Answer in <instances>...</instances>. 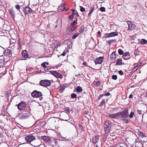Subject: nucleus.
Segmentation results:
<instances>
[{
  "mask_svg": "<svg viewBox=\"0 0 147 147\" xmlns=\"http://www.w3.org/2000/svg\"><path fill=\"white\" fill-rule=\"evenodd\" d=\"M9 11L10 12V13L11 15L13 16V17L15 15V14H14V11L13 10H9Z\"/></svg>",
  "mask_w": 147,
  "mask_h": 147,
  "instance_id": "36",
  "label": "nucleus"
},
{
  "mask_svg": "<svg viewBox=\"0 0 147 147\" xmlns=\"http://www.w3.org/2000/svg\"><path fill=\"white\" fill-rule=\"evenodd\" d=\"M105 99H103L102 101H101V103L99 105V106L101 107L103 105V104L105 103Z\"/></svg>",
  "mask_w": 147,
  "mask_h": 147,
  "instance_id": "30",
  "label": "nucleus"
},
{
  "mask_svg": "<svg viewBox=\"0 0 147 147\" xmlns=\"http://www.w3.org/2000/svg\"><path fill=\"white\" fill-rule=\"evenodd\" d=\"M112 124L111 121L109 120H106L105 121L104 128L106 134L110 132L111 127Z\"/></svg>",
  "mask_w": 147,
  "mask_h": 147,
  "instance_id": "1",
  "label": "nucleus"
},
{
  "mask_svg": "<svg viewBox=\"0 0 147 147\" xmlns=\"http://www.w3.org/2000/svg\"><path fill=\"white\" fill-rule=\"evenodd\" d=\"M45 63V64H47V65H48L49 64V63L48 62H44Z\"/></svg>",
  "mask_w": 147,
  "mask_h": 147,
  "instance_id": "60",
  "label": "nucleus"
},
{
  "mask_svg": "<svg viewBox=\"0 0 147 147\" xmlns=\"http://www.w3.org/2000/svg\"><path fill=\"white\" fill-rule=\"evenodd\" d=\"M107 42H108V43H109L110 44L111 43V41L110 40L107 41Z\"/></svg>",
  "mask_w": 147,
  "mask_h": 147,
  "instance_id": "63",
  "label": "nucleus"
},
{
  "mask_svg": "<svg viewBox=\"0 0 147 147\" xmlns=\"http://www.w3.org/2000/svg\"><path fill=\"white\" fill-rule=\"evenodd\" d=\"M65 88L64 86H61L60 88V90L61 91H62L64 90Z\"/></svg>",
  "mask_w": 147,
  "mask_h": 147,
  "instance_id": "46",
  "label": "nucleus"
},
{
  "mask_svg": "<svg viewBox=\"0 0 147 147\" xmlns=\"http://www.w3.org/2000/svg\"><path fill=\"white\" fill-rule=\"evenodd\" d=\"M66 111L68 113H69L70 111V109L69 107H67L66 108Z\"/></svg>",
  "mask_w": 147,
  "mask_h": 147,
  "instance_id": "52",
  "label": "nucleus"
},
{
  "mask_svg": "<svg viewBox=\"0 0 147 147\" xmlns=\"http://www.w3.org/2000/svg\"><path fill=\"white\" fill-rule=\"evenodd\" d=\"M133 97V95L132 94H130L129 96V98H131Z\"/></svg>",
  "mask_w": 147,
  "mask_h": 147,
  "instance_id": "54",
  "label": "nucleus"
},
{
  "mask_svg": "<svg viewBox=\"0 0 147 147\" xmlns=\"http://www.w3.org/2000/svg\"><path fill=\"white\" fill-rule=\"evenodd\" d=\"M84 30V28L83 26H82L80 28L79 32L80 33H83Z\"/></svg>",
  "mask_w": 147,
  "mask_h": 147,
  "instance_id": "22",
  "label": "nucleus"
},
{
  "mask_svg": "<svg viewBox=\"0 0 147 147\" xmlns=\"http://www.w3.org/2000/svg\"><path fill=\"white\" fill-rule=\"evenodd\" d=\"M39 83L40 85L45 87H46L50 86L51 83L49 80H41L40 82Z\"/></svg>",
  "mask_w": 147,
  "mask_h": 147,
  "instance_id": "2",
  "label": "nucleus"
},
{
  "mask_svg": "<svg viewBox=\"0 0 147 147\" xmlns=\"http://www.w3.org/2000/svg\"><path fill=\"white\" fill-rule=\"evenodd\" d=\"M134 115V113L133 111L131 112L130 115H129V117L130 118H131L133 117V116Z\"/></svg>",
  "mask_w": 147,
  "mask_h": 147,
  "instance_id": "32",
  "label": "nucleus"
},
{
  "mask_svg": "<svg viewBox=\"0 0 147 147\" xmlns=\"http://www.w3.org/2000/svg\"><path fill=\"white\" fill-rule=\"evenodd\" d=\"M118 52L119 54L120 55L123 54V51L120 49H119Z\"/></svg>",
  "mask_w": 147,
  "mask_h": 147,
  "instance_id": "31",
  "label": "nucleus"
},
{
  "mask_svg": "<svg viewBox=\"0 0 147 147\" xmlns=\"http://www.w3.org/2000/svg\"><path fill=\"white\" fill-rule=\"evenodd\" d=\"M104 57H100L94 59V61L96 65L101 64L103 62Z\"/></svg>",
  "mask_w": 147,
  "mask_h": 147,
  "instance_id": "6",
  "label": "nucleus"
},
{
  "mask_svg": "<svg viewBox=\"0 0 147 147\" xmlns=\"http://www.w3.org/2000/svg\"><path fill=\"white\" fill-rule=\"evenodd\" d=\"M66 54V53L65 52H63V53L61 54L63 56H64Z\"/></svg>",
  "mask_w": 147,
  "mask_h": 147,
  "instance_id": "53",
  "label": "nucleus"
},
{
  "mask_svg": "<svg viewBox=\"0 0 147 147\" xmlns=\"http://www.w3.org/2000/svg\"><path fill=\"white\" fill-rule=\"evenodd\" d=\"M99 136H95L93 138L92 141L94 144L96 143L99 140Z\"/></svg>",
  "mask_w": 147,
  "mask_h": 147,
  "instance_id": "15",
  "label": "nucleus"
},
{
  "mask_svg": "<svg viewBox=\"0 0 147 147\" xmlns=\"http://www.w3.org/2000/svg\"><path fill=\"white\" fill-rule=\"evenodd\" d=\"M51 73L56 77L60 78L62 76L61 74L55 71H51Z\"/></svg>",
  "mask_w": 147,
  "mask_h": 147,
  "instance_id": "13",
  "label": "nucleus"
},
{
  "mask_svg": "<svg viewBox=\"0 0 147 147\" xmlns=\"http://www.w3.org/2000/svg\"><path fill=\"white\" fill-rule=\"evenodd\" d=\"M134 55H138L140 54V52L138 49H136L134 51Z\"/></svg>",
  "mask_w": 147,
  "mask_h": 147,
  "instance_id": "26",
  "label": "nucleus"
},
{
  "mask_svg": "<svg viewBox=\"0 0 147 147\" xmlns=\"http://www.w3.org/2000/svg\"><path fill=\"white\" fill-rule=\"evenodd\" d=\"M26 141L28 143L31 142L35 139V137L32 135H29L25 137Z\"/></svg>",
  "mask_w": 147,
  "mask_h": 147,
  "instance_id": "7",
  "label": "nucleus"
},
{
  "mask_svg": "<svg viewBox=\"0 0 147 147\" xmlns=\"http://www.w3.org/2000/svg\"><path fill=\"white\" fill-rule=\"evenodd\" d=\"M15 7H16V8L18 10L20 9V5H16Z\"/></svg>",
  "mask_w": 147,
  "mask_h": 147,
  "instance_id": "43",
  "label": "nucleus"
},
{
  "mask_svg": "<svg viewBox=\"0 0 147 147\" xmlns=\"http://www.w3.org/2000/svg\"><path fill=\"white\" fill-rule=\"evenodd\" d=\"M30 115V113L28 111H24L20 114V117L22 119H25L28 118Z\"/></svg>",
  "mask_w": 147,
  "mask_h": 147,
  "instance_id": "4",
  "label": "nucleus"
},
{
  "mask_svg": "<svg viewBox=\"0 0 147 147\" xmlns=\"http://www.w3.org/2000/svg\"><path fill=\"white\" fill-rule=\"evenodd\" d=\"M32 96L34 98H38L42 95V93L36 90L34 91L31 94Z\"/></svg>",
  "mask_w": 147,
  "mask_h": 147,
  "instance_id": "5",
  "label": "nucleus"
},
{
  "mask_svg": "<svg viewBox=\"0 0 147 147\" xmlns=\"http://www.w3.org/2000/svg\"><path fill=\"white\" fill-rule=\"evenodd\" d=\"M74 27H69L67 29V31L69 35H72L74 34Z\"/></svg>",
  "mask_w": 147,
  "mask_h": 147,
  "instance_id": "9",
  "label": "nucleus"
},
{
  "mask_svg": "<svg viewBox=\"0 0 147 147\" xmlns=\"http://www.w3.org/2000/svg\"><path fill=\"white\" fill-rule=\"evenodd\" d=\"M65 5L64 3L62 4L60 6L58 7V10L59 11L60 10L61 11H63L65 9Z\"/></svg>",
  "mask_w": 147,
  "mask_h": 147,
  "instance_id": "16",
  "label": "nucleus"
},
{
  "mask_svg": "<svg viewBox=\"0 0 147 147\" xmlns=\"http://www.w3.org/2000/svg\"><path fill=\"white\" fill-rule=\"evenodd\" d=\"M76 13H77V12H76V13L73 12L72 14H73V16H74V15L76 14Z\"/></svg>",
  "mask_w": 147,
  "mask_h": 147,
  "instance_id": "59",
  "label": "nucleus"
},
{
  "mask_svg": "<svg viewBox=\"0 0 147 147\" xmlns=\"http://www.w3.org/2000/svg\"><path fill=\"white\" fill-rule=\"evenodd\" d=\"M76 23H77V21H74L73 22H72L71 24V26L70 27H73L75 25Z\"/></svg>",
  "mask_w": 147,
  "mask_h": 147,
  "instance_id": "33",
  "label": "nucleus"
},
{
  "mask_svg": "<svg viewBox=\"0 0 147 147\" xmlns=\"http://www.w3.org/2000/svg\"><path fill=\"white\" fill-rule=\"evenodd\" d=\"M128 26V30H132L135 27V25L131 21H128L127 22Z\"/></svg>",
  "mask_w": 147,
  "mask_h": 147,
  "instance_id": "12",
  "label": "nucleus"
},
{
  "mask_svg": "<svg viewBox=\"0 0 147 147\" xmlns=\"http://www.w3.org/2000/svg\"><path fill=\"white\" fill-rule=\"evenodd\" d=\"M4 61L3 60L0 59V68L3 67L4 64Z\"/></svg>",
  "mask_w": 147,
  "mask_h": 147,
  "instance_id": "29",
  "label": "nucleus"
},
{
  "mask_svg": "<svg viewBox=\"0 0 147 147\" xmlns=\"http://www.w3.org/2000/svg\"><path fill=\"white\" fill-rule=\"evenodd\" d=\"M32 70V68H30L29 69H28V70L30 71L31 70Z\"/></svg>",
  "mask_w": 147,
  "mask_h": 147,
  "instance_id": "62",
  "label": "nucleus"
},
{
  "mask_svg": "<svg viewBox=\"0 0 147 147\" xmlns=\"http://www.w3.org/2000/svg\"><path fill=\"white\" fill-rule=\"evenodd\" d=\"M69 9V7H67V8H66V9H65V10L66 11H67Z\"/></svg>",
  "mask_w": 147,
  "mask_h": 147,
  "instance_id": "58",
  "label": "nucleus"
},
{
  "mask_svg": "<svg viewBox=\"0 0 147 147\" xmlns=\"http://www.w3.org/2000/svg\"><path fill=\"white\" fill-rule=\"evenodd\" d=\"M121 64L122 60L120 59H117L116 64V65H121Z\"/></svg>",
  "mask_w": 147,
  "mask_h": 147,
  "instance_id": "21",
  "label": "nucleus"
},
{
  "mask_svg": "<svg viewBox=\"0 0 147 147\" xmlns=\"http://www.w3.org/2000/svg\"><path fill=\"white\" fill-rule=\"evenodd\" d=\"M141 111H140L138 109L137 110V112L138 114H142L141 113Z\"/></svg>",
  "mask_w": 147,
  "mask_h": 147,
  "instance_id": "49",
  "label": "nucleus"
},
{
  "mask_svg": "<svg viewBox=\"0 0 147 147\" xmlns=\"http://www.w3.org/2000/svg\"><path fill=\"white\" fill-rule=\"evenodd\" d=\"M22 55L23 57L26 59L28 56L27 51L26 50H24L22 51Z\"/></svg>",
  "mask_w": 147,
  "mask_h": 147,
  "instance_id": "14",
  "label": "nucleus"
},
{
  "mask_svg": "<svg viewBox=\"0 0 147 147\" xmlns=\"http://www.w3.org/2000/svg\"><path fill=\"white\" fill-rule=\"evenodd\" d=\"M138 134L142 138H143L145 136V135L141 131H138Z\"/></svg>",
  "mask_w": 147,
  "mask_h": 147,
  "instance_id": "25",
  "label": "nucleus"
},
{
  "mask_svg": "<svg viewBox=\"0 0 147 147\" xmlns=\"http://www.w3.org/2000/svg\"><path fill=\"white\" fill-rule=\"evenodd\" d=\"M123 58L125 60H127L129 59V58H126L125 57H123Z\"/></svg>",
  "mask_w": 147,
  "mask_h": 147,
  "instance_id": "56",
  "label": "nucleus"
},
{
  "mask_svg": "<svg viewBox=\"0 0 147 147\" xmlns=\"http://www.w3.org/2000/svg\"><path fill=\"white\" fill-rule=\"evenodd\" d=\"M97 33L98 34V35H100V31H98V32H97Z\"/></svg>",
  "mask_w": 147,
  "mask_h": 147,
  "instance_id": "57",
  "label": "nucleus"
},
{
  "mask_svg": "<svg viewBox=\"0 0 147 147\" xmlns=\"http://www.w3.org/2000/svg\"><path fill=\"white\" fill-rule=\"evenodd\" d=\"M26 106V104L24 102H22L19 103L18 107V109L20 110H23Z\"/></svg>",
  "mask_w": 147,
  "mask_h": 147,
  "instance_id": "10",
  "label": "nucleus"
},
{
  "mask_svg": "<svg viewBox=\"0 0 147 147\" xmlns=\"http://www.w3.org/2000/svg\"><path fill=\"white\" fill-rule=\"evenodd\" d=\"M50 69H51V68H50V67L48 66L45 69V71H47V70Z\"/></svg>",
  "mask_w": 147,
  "mask_h": 147,
  "instance_id": "48",
  "label": "nucleus"
},
{
  "mask_svg": "<svg viewBox=\"0 0 147 147\" xmlns=\"http://www.w3.org/2000/svg\"><path fill=\"white\" fill-rule=\"evenodd\" d=\"M115 57L116 55L115 52H113L110 56V58L112 61H113L115 59Z\"/></svg>",
  "mask_w": 147,
  "mask_h": 147,
  "instance_id": "19",
  "label": "nucleus"
},
{
  "mask_svg": "<svg viewBox=\"0 0 147 147\" xmlns=\"http://www.w3.org/2000/svg\"><path fill=\"white\" fill-rule=\"evenodd\" d=\"M118 73L121 76H122L124 74L123 72L121 70L119 71Z\"/></svg>",
  "mask_w": 147,
  "mask_h": 147,
  "instance_id": "40",
  "label": "nucleus"
},
{
  "mask_svg": "<svg viewBox=\"0 0 147 147\" xmlns=\"http://www.w3.org/2000/svg\"><path fill=\"white\" fill-rule=\"evenodd\" d=\"M142 63H139V64H138V65L136 66L135 67H134V69H137L141 65Z\"/></svg>",
  "mask_w": 147,
  "mask_h": 147,
  "instance_id": "39",
  "label": "nucleus"
},
{
  "mask_svg": "<svg viewBox=\"0 0 147 147\" xmlns=\"http://www.w3.org/2000/svg\"><path fill=\"white\" fill-rule=\"evenodd\" d=\"M5 53L9 57H11L12 56V52L9 50H7L5 52Z\"/></svg>",
  "mask_w": 147,
  "mask_h": 147,
  "instance_id": "20",
  "label": "nucleus"
},
{
  "mask_svg": "<svg viewBox=\"0 0 147 147\" xmlns=\"http://www.w3.org/2000/svg\"><path fill=\"white\" fill-rule=\"evenodd\" d=\"M123 121L126 123H127L128 122V121L127 119H123Z\"/></svg>",
  "mask_w": 147,
  "mask_h": 147,
  "instance_id": "47",
  "label": "nucleus"
},
{
  "mask_svg": "<svg viewBox=\"0 0 147 147\" xmlns=\"http://www.w3.org/2000/svg\"><path fill=\"white\" fill-rule=\"evenodd\" d=\"M74 17V16L73 14H71L69 16V18L70 19H71L73 18Z\"/></svg>",
  "mask_w": 147,
  "mask_h": 147,
  "instance_id": "44",
  "label": "nucleus"
},
{
  "mask_svg": "<svg viewBox=\"0 0 147 147\" xmlns=\"http://www.w3.org/2000/svg\"><path fill=\"white\" fill-rule=\"evenodd\" d=\"M94 9L93 7H92L91 10L90 11L88 14V16H89V15L91 14L92 12L94 11Z\"/></svg>",
  "mask_w": 147,
  "mask_h": 147,
  "instance_id": "42",
  "label": "nucleus"
},
{
  "mask_svg": "<svg viewBox=\"0 0 147 147\" xmlns=\"http://www.w3.org/2000/svg\"><path fill=\"white\" fill-rule=\"evenodd\" d=\"M140 42L143 45H144L147 43V41L145 39H143L140 41Z\"/></svg>",
  "mask_w": 147,
  "mask_h": 147,
  "instance_id": "23",
  "label": "nucleus"
},
{
  "mask_svg": "<svg viewBox=\"0 0 147 147\" xmlns=\"http://www.w3.org/2000/svg\"><path fill=\"white\" fill-rule=\"evenodd\" d=\"M24 11L25 13L27 14L31 13L32 11V10L29 7H25L24 8Z\"/></svg>",
  "mask_w": 147,
  "mask_h": 147,
  "instance_id": "18",
  "label": "nucleus"
},
{
  "mask_svg": "<svg viewBox=\"0 0 147 147\" xmlns=\"http://www.w3.org/2000/svg\"><path fill=\"white\" fill-rule=\"evenodd\" d=\"M100 10L102 12H104L105 11V8L104 7H101L100 8Z\"/></svg>",
  "mask_w": 147,
  "mask_h": 147,
  "instance_id": "35",
  "label": "nucleus"
},
{
  "mask_svg": "<svg viewBox=\"0 0 147 147\" xmlns=\"http://www.w3.org/2000/svg\"><path fill=\"white\" fill-rule=\"evenodd\" d=\"M75 11V10L74 9H73L72 10V11L73 12H74Z\"/></svg>",
  "mask_w": 147,
  "mask_h": 147,
  "instance_id": "61",
  "label": "nucleus"
},
{
  "mask_svg": "<svg viewBox=\"0 0 147 147\" xmlns=\"http://www.w3.org/2000/svg\"><path fill=\"white\" fill-rule=\"evenodd\" d=\"M76 90L77 92H80L82 91V89L81 87L79 86L76 88Z\"/></svg>",
  "mask_w": 147,
  "mask_h": 147,
  "instance_id": "24",
  "label": "nucleus"
},
{
  "mask_svg": "<svg viewBox=\"0 0 147 147\" xmlns=\"http://www.w3.org/2000/svg\"><path fill=\"white\" fill-rule=\"evenodd\" d=\"M103 94H102L100 95L99 96L98 98V100H99L103 96H104Z\"/></svg>",
  "mask_w": 147,
  "mask_h": 147,
  "instance_id": "45",
  "label": "nucleus"
},
{
  "mask_svg": "<svg viewBox=\"0 0 147 147\" xmlns=\"http://www.w3.org/2000/svg\"><path fill=\"white\" fill-rule=\"evenodd\" d=\"M62 120H63V121H67L68 120L67 119H61Z\"/></svg>",
  "mask_w": 147,
  "mask_h": 147,
  "instance_id": "64",
  "label": "nucleus"
},
{
  "mask_svg": "<svg viewBox=\"0 0 147 147\" xmlns=\"http://www.w3.org/2000/svg\"><path fill=\"white\" fill-rule=\"evenodd\" d=\"M118 34L117 32H113L109 33H107L105 34V38H109L112 37L114 36H116L118 35Z\"/></svg>",
  "mask_w": 147,
  "mask_h": 147,
  "instance_id": "8",
  "label": "nucleus"
},
{
  "mask_svg": "<svg viewBox=\"0 0 147 147\" xmlns=\"http://www.w3.org/2000/svg\"><path fill=\"white\" fill-rule=\"evenodd\" d=\"M119 113L120 117L121 116L122 118H126L129 115L128 110L127 108H126L123 111L119 112Z\"/></svg>",
  "mask_w": 147,
  "mask_h": 147,
  "instance_id": "3",
  "label": "nucleus"
},
{
  "mask_svg": "<svg viewBox=\"0 0 147 147\" xmlns=\"http://www.w3.org/2000/svg\"><path fill=\"white\" fill-rule=\"evenodd\" d=\"M110 95V94L109 92H107L105 94V96H109Z\"/></svg>",
  "mask_w": 147,
  "mask_h": 147,
  "instance_id": "51",
  "label": "nucleus"
},
{
  "mask_svg": "<svg viewBox=\"0 0 147 147\" xmlns=\"http://www.w3.org/2000/svg\"><path fill=\"white\" fill-rule=\"evenodd\" d=\"M80 11L82 12H84L85 11V9L82 6H80Z\"/></svg>",
  "mask_w": 147,
  "mask_h": 147,
  "instance_id": "34",
  "label": "nucleus"
},
{
  "mask_svg": "<svg viewBox=\"0 0 147 147\" xmlns=\"http://www.w3.org/2000/svg\"><path fill=\"white\" fill-rule=\"evenodd\" d=\"M119 114V112L111 114L109 115V116L113 118L117 119L120 117Z\"/></svg>",
  "mask_w": 147,
  "mask_h": 147,
  "instance_id": "11",
  "label": "nucleus"
},
{
  "mask_svg": "<svg viewBox=\"0 0 147 147\" xmlns=\"http://www.w3.org/2000/svg\"><path fill=\"white\" fill-rule=\"evenodd\" d=\"M83 65H84V66H86V65L87 63L86 62H84L83 64Z\"/></svg>",
  "mask_w": 147,
  "mask_h": 147,
  "instance_id": "55",
  "label": "nucleus"
},
{
  "mask_svg": "<svg viewBox=\"0 0 147 147\" xmlns=\"http://www.w3.org/2000/svg\"><path fill=\"white\" fill-rule=\"evenodd\" d=\"M42 140L47 142H49L51 141V139L47 136H43L41 137Z\"/></svg>",
  "mask_w": 147,
  "mask_h": 147,
  "instance_id": "17",
  "label": "nucleus"
},
{
  "mask_svg": "<svg viewBox=\"0 0 147 147\" xmlns=\"http://www.w3.org/2000/svg\"><path fill=\"white\" fill-rule=\"evenodd\" d=\"M41 65L44 68H45V69L46 67H47V66L46 65V64H45V62H43L42 63Z\"/></svg>",
  "mask_w": 147,
  "mask_h": 147,
  "instance_id": "41",
  "label": "nucleus"
},
{
  "mask_svg": "<svg viewBox=\"0 0 147 147\" xmlns=\"http://www.w3.org/2000/svg\"><path fill=\"white\" fill-rule=\"evenodd\" d=\"M112 79L116 80L117 78V76L116 75H113L112 76Z\"/></svg>",
  "mask_w": 147,
  "mask_h": 147,
  "instance_id": "38",
  "label": "nucleus"
},
{
  "mask_svg": "<svg viewBox=\"0 0 147 147\" xmlns=\"http://www.w3.org/2000/svg\"><path fill=\"white\" fill-rule=\"evenodd\" d=\"M100 82L99 81H98L96 83V86H99L100 84Z\"/></svg>",
  "mask_w": 147,
  "mask_h": 147,
  "instance_id": "50",
  "label": "nucleus"
},
{
  "mask_svg": "<svg viewBox=\"0 0 147 147\" xmlns=\"http://www.w3.org/2000/svg\"><path fill=\"white\" fill-rule=\"evenodd\" d=\"M123 56L124 57H125L127 56H129L130 55V54L129 52H126L124 53H123Z\"/></svg>",
  "mask_w": 147,
  "mask_h": 147,
  "instance_id": "28",
  "label": "nucleus"
},
{
  "mask_svg": "<svg viewBox=\"0 0 147 147\" xmlns=\"http://www.w3.org/2000/svg\"><path fill=\"white\" fill-rule=\"evenodd\" d=\"M79 34L78 33H76L74 35L72 38V39H74L77 37L79 35Z\"/></svg>",
  "mask_w": 147,
  "mask_h": 147,
  "instance_id": "27",
  "label": "nucleus"
},
{
  "mask_svg": "<svg viewBox=\"0 0 147 147\" xmlns=\"http://www.w3.org/2000/svg\"><path fill=\"white\" fill-rule=\"evenodd\" d=\"M71 98H76L77 97V95L76 94L73 93L71 94Z\"/></svg>",
  "mask_w": 147,
  "mask_h": 147,
  "instance_id": "37",
  "label": "nucleus"
}]
</instances>
